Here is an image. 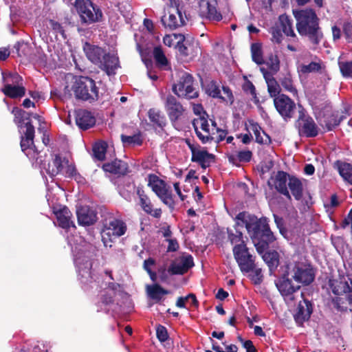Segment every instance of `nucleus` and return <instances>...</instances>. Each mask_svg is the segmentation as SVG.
I'll return each mask as SVG.
<instances>
[{
	"instance_id": "f257e3e1",
	"label": "nucleus",
	"mask_w": 352,
	"mask_h": 352,
	"mask_svg": "<svg viewBox=\"0 0 352 352\" xmlns=\"http://www.w3.org/2000/svg\"><path fill=\"white\" fill-rule=\"evenodd\" d=\"M12 113L14 115V122L17 125L21 133V147L25 155L36 164H40L41 173L45 177V182H47L46 175L53 179L54 177L63 170L62 158L56 155L51 163H48L47 167L42 164V160L39 158V152L34 144V127L31 123V113L19 109L14 107Z\"/></svg>"
},
{
	"instance_id": "f03ea898",
	"label": "nucleus",
	"mask_w": 352,
	"mask_h": 352,
	"mask_svg": "<svg viewBox=\"0 0 352 352\" xmlns=\"http://www.w3.org/2000/svg\"><path fill=\"white\" fill-rule=\"evenodd\" d=\"M236 220L239 226L245 225L258 254L266 251L269 245L275 241L266 218L258 219L254 215L241 212L236 215Z\"/></svg>"
},
{
	"instance_id": "7ed1b4c3",
	"label": "nucleus",
	"mask_w": 352,
	"mask_h": 352,
	"mask_svg": "<svg viewBox=\"0 0 352 352\" xmlns=\"http://www.w3.org/2000/svg\"><path fill=\"white\" fill-rule=\"evenodd\" d=\"M74 256V263L80 281L82 283H93L91 281V245L79 235L67 237ZM94 285L96 284L94 283Z\"/></svg>"
},
{
	"instance_id": "20e7f679",
	"label": "nucleus",
	"mask_w": 352,
	"mask_h": 352,
	"mask_svg": "<svg viewBox=\"0 0 352 352\" xmlns=\"http://www.w3.org/2000/svg\"><path fill=\"white\" fill-rule=\"evenodd\" d=\"M296 19V29L300 36H307L310 42L318 45L323 36L319 26V19L312 9L293 11Z\"/></svg>"
},
{
	"instance_id": "39448f33",
	"label": "nucleus",
	"mask_w": 352,
	"mask_h": 352,
	"mask_svg": "<svg viewBox=\"0 0 352 352\" xmlns=\"http://www.w3.org/2000/svg\"><path fill=\"white\" fill-rule=\"evenodd\" d=\"M83 50L87 58L94 65L104 71L108 76L114 75L120 67L118 57L107 53L102 47L85 43Z\"/></svg>"
},
{
	"instance_id": "423d86ee",
	"label": "nucleus",
	"mask_w": 352,
	"mask_h": 352,
	"mask_svg": "<svg viewBox=\"0 0 352 352\" xmlns=\"http://www.w3.org/2000/svg\"><path fill=\"white\" fill-rule=\"evenodd\" d=\"M72 90L78 100L92 103L98 99V89L95 81L87 76H79L75 79Z\"/></svg>"
},
{
	"instance_id": "0eeeda50",
	"label": "nucleus",
	"mask_w": 352,
	"mask_h": 352,
	"mask_svg": "<svg viewBox=\"0 0 352 352\" xmlns=\"http://www.w3.org/2000/svg\"><path fill=\"white\" fill-rule=\"evenodd\" d=\"M75 7L82 23L91 24L98 22L102 17L100 7L90 0H76Z\"/></svg>"
},
{
	"instance_id": "6e6552de",
	"label": "nucleus",
	"mask_w": 352,
	"mask_h": 352,
	"mask_svg": "<svg viewBox=\"0 0 352 352\" xmlns=\"http://www.w3.org/2000/svg\"><path fill=\"white\" fill-rule=\"evenodd\" d=\"M148 186L164 204L171 209L174 208L175 201L171 190L164 180L154 174H151L148 177Z\"/></svg>"
},
{
	"instance_id": "1a4fd4ad",
	"label": "nucleus",
	"mask_w": 352,
	"mask_h": 352,
	"mask_svg": "<svg viewBox=\"0 0 352 352\" xmlns=\"http://www.w3.org/2000/svg\"><path fill=\"white\" fill-rule=\"evenodd\" d=\"M312 108L317 120L324 118L323 122L328 131H331L338 126L343 119V116H340L338 111H333L327 103L324 104V107H320L313 102Z\"/></svg>"
},
{
	"instance_id": "9d476101",
	"label": "nucleus",
	"mask_w": 352,
	"mask_h": 352,
	"mask_svg": "<svg viewBox=\"0 0 352 352\" xmlns=\"http://www.w3.org/2000/svg\"><path fill=\"white\" fill-rule=\"evenodd\" d=\"M295 125L300 136L314 138L318 135V126L304 109L298 111V118Z\"/></svg>"
},
{
	"instance_id": "9b49d317",
	"label": "nucleus",
	"mask_w": 352,
	"mask_h": 352,
	"mask_svg": "<svg viewBox=\"0 0 352 352\" xmlns=\"http://www.w3.org/2000/svg\"><path fill=\"white\" fill-rule=\"evenodd\" d=\"M170 7L168 9V16H162V22L166 28L175 30L185 24L186 16H183L182 9L179 8V0H170Z\"/></svg>"
},
{
	"instance_id": "f8f14e48",
	"label": "nucleus",
	"mask_w": 352,
	"mask_h": 352,
	"mask_svg": "<svg viewBox=\"0 0 352 352\" xmlns=\"http://www.w3.org/2000/svg\"><path fill=\"white\" fill-rule=\"evenodd\" d=\"M234 257L243 274L250 272L254 269L255 257L250 252L245 244H241L233 247Z\"/></svg>"
},
{
	"instance_id": "ddd939ff",
	"label": "nucleus",
	"mask_w": 352,
	"mask_h": 352,
	"mask_svg": "<svg viewBox=\"0 0 352 352\" xmlns=\"http://www.w3.org/2000/svg\"><path fill=\"white\" fill-rule=\"evenodd\" d=\"M172 89L178 97L192 99L199 96L198 92L193 87L192 76L187 73L182 74L179 82L173 85Z\"/></svg>"
},
{
	"instance_id": "4468645a",
	"label": "nucleus",
	"mask_w": 352,
	"mask_h": 352,
	"mask_svg": "<svg viewBox=\"0 0 352 352\" xmlns=\"http://www.w3.org/2000/svg\"><path fill=\"white\" fill-rule=\"evenodd\" d=\"M54 214L58 226L64 230L65 233L63 234L66 236V238L72 235H77L73 233L76 228L72 219V214L67 207H60V208L54 210Z\"/></svg>"
},
{
	"instance_id": "2eb2a0df",
	"label": "nucleus",
	"mask_w": 352,
	"mask_h": 352,
	"mask_svg": "<svg viewBox=\"0 0 352 352\" xmlns=\"http://www.w3.org/2000/svg\"><path fill=\"white\" fill-rule=\"evenodd\" d=\"M192 126L196 135L203 144L211 142L214 138V129H210L208 120L204 116L195 118L192 121Z\"/></svg>"
},
{
	"instance_id": "dca6fc26",
	"label": "nucleus",
	"mask_w": 352,
	"mask_h": 352,
	"mask_svg": "<svg viewBox=\"0 0 352 352\" xmlns=\"http://www.w3.org/2000/svg\"><path fill=\"white\" fill-rule=\"evenodd\" d=\"M274 104L276 109L285 120L287 121L293 117L296 104L287 96L278 95L274 98Z\"/></svg>"
},
{
	"instance_id": "f3484780",
	"label": "nucleus",
	"mask_w": 352,
	"mask_h": 352,
	"mask_svg": "<svg viewBox=\"0 0 352 352\" xmlns=\"http://www.w3.org/2000/svg\"><path fill=\"white\" fill-rule=\"evenodd\" d=\"M276 286L284 298L285 302L289 304L294 299V294L300 289V285H294L289 278L288 274H284L276 281Z\"/></svg>"
},
{
	"instance_id": "a211bd4d",
	"label": "nucleus",
	"mask_w": 352,
	"mask_h": 352,
	"mask_svg": "<svg viewBox=\"0 0 352 352\" xmlns=\"http://www.w3.org/2000/svg\"><path fill=\"white\" fill-rule=\"evenodd\" d=\"M164 108L173 124L177 122L185 111L183 105L172 95H168L165 98Z\"/></svg>"
},
{
	"instance_id": "6ab92c4d",
	"label": "nucleus",
	"mask_w": 352,
	"mask_h": 352,
	"mask_svg": "<svg viewBox=\"0 0 352 352\" xmlns=\"http://www.w3.org/2000/svg\"><path fill=\"white\" fill-rule=\"evenodd\" d=\"M292 277L298 283L309 285L314 280L315 274L309 265L302 263L296 264L292 270Z\"/></svg>"
},
{
	"instance_id": "aec40b11",
	"label": "nucleus",
	"mask_w": 352,
	"mask_h": 352,
	"mask_svg": "<svg viewBox=\"0 0 352 352\" xmlns=\"http://www.w3.org/2000/svg\"><path fill=\"white\" fill-rule=\"evenodd\" d=\"M349 280V276L339 275L336 278L329 279L328 287L335 295L346 294L350 293Z\"/></svg>"
},
{
	"instance_id": "412c9836",
	"label": "nucleus",
	"mask_w": 352,
	"mask_h": 352,
	"mask_svg": "<svg viewBox=\"0 0 352 352\" xmlns=\"http://www.w3.org/2000/svg\"><path fill=\"white\" fill-rule=\"evenodd\" d=\"M193 265V258L191 255L182 256L171 263L168 272L172 274H184Z\"/></svg>"
},
{
	"instance_id": "4be33fe9",
	"label": "nucleus",
	"mask_w": 352,
	"mask_h": 352,
	"mask_svg": "<svg viewBox=\"0 0 352 352\" xmlns=\"http://www.w3.org/2000/svg\"><path fill=\"white\" fill-rule=\"evenodd\" d=\"M292 175L284 171H278L274 177L275 189L286 197L288 200H292V197L287 188L288 182Z\"/></svg>"
},
{
	"instance_id": "5701e85b",
	"label": "nucleus",
	"mask_w": 352,
	"mask_h": 352,
	"mask_svg": "<svg viewBox=\"0 0 352 352\" xmlns=\"http://www.w3.org/2000/svg\"><path fill=\"white\" fill-rule=\"evenodd\" d=\"M76 123L79 129L87 130L96 124V118L91 112L85 109H79L76 113Z\"/></svg>"
},
{
	"instance_id": "b1692460",
	"label": "nucleus",
	"mask_w": 352,
	"mask_h": 352,
	"mask_svg": "<svg viewBox=\"0 0 352 352\" xmlns=\"http://www.w3.org/2000/svg\"><path fill=\"white\" fill-rule=\"evenodd\" d=\"M76 214L80 225L89 226L97 221L96 212L87 206L78 208Z\"/></svg>"
},
{
	"instance_id": "393cba45",
	"label": "nucleus",
	"mask_w": 352,
	"mask_h": 352,
	"mask_svg": "<svg viewBox=\"0 0 352 352\" xmlns=\"http://www.w3.org/2000/svg\"><path fill=\"white\" fill-rule=\"evenodd\" d=\"M137 194L140 198V206L145 212H146L148 214H151V216L155 218H159L161 217V209H153V206L149 198L144 193V190L142 188H138Z\"/></svg>"
},
{
	"instance_id": "a878e982",
	"label": "nucleus",
	"mask_w": 352,
	"mask_h": 352,
	"mask_svg": "<svg viewBox=\"0 0 352 352\" xmlns=\"http://www.w3.org/2000/svg\"><path fill=\"white\" fill-rule=\"evenodd\" d=\"M248 130H251L255 135V141L260 144H270V137L262 129L258 122L249 120L246 125Z\"/></svg>"
},
{
	"instance_id": "bb28decb",
	"label": "nucleus",
	"mask_w": 352,
	"mask_h": 352,
	"mask_svg": "<svg viewBox=\"0 0 352 352\" xmlns=\"http://www.w3.org/2000/svg\"><path fill=\"white\" fill-rule=\"evenodd\" d=\"M105 229L107 231V234L119 237L125 234L126 226L123 221L113 218L107 222Z\"/></svg>"
},
{
	"instance_id": "cd10ccee",
	"label": "nucleus",
	"mask_w": 352,
	"mask_h": 352,
	"mask_svg": "<svg viewBox=\"0 0 352 352\" xmlns=\"http://www.w3.org/2000/svg\"><path fill=\"white\" fill-rule=\"evenodd\" d=\"M260 70L263 75V77L267 85V90L271 97L275 98L277 97L280 92V87L277 83L275 78L273 77V74L268 72L264 67H261Z\"/></svg>"
},
{
	"instance_id": "c85d7f7f",
	"label": "nucleus",
	"mask_w": 352,
	"mask_h": 352,
	"mask_svg": "<svg viewBox=\"0 0 352 352\" xmlns=\"http://www.w3.org/2000/svg\"><path fill=\"white\" fill-rule=\"evenodd\" d=\"M102 168L105 172L118 175V176L124 175L128 172L126 163L118 160L104 164Z\"/></svg>"
},
{
	"instance_id": "c756f323",
	"label": "nucleus",
	"mask_w": 352,
	"mask_h": 352,
	"mask_svg": "<svg viewBox=\"0 0 352 352\" xmlns=\"http://www.w3.org/2000/svg\"><path fill=\"white\" fill-rule=\"evenodd\" d=\"M148 117L155 129L163 130L166 125L165 116L158 109H150L148 111Z\"/></svg>"
},
{
	"instance_id": "7c9ffc66",
	"label": "nucleus",
	"mask_w": 352,
	"mask_h": 352,
	"mask_svg": "<svg viewBox=\"0 0 352 352\" xmlns=\"http://www.w3.org/2000/svg\"><path fill=\"white\" fill-rule=\"evenodd\" d=\"M214 157V155L209 153L207 151L197 149L192 155L191 160L192 162L199 163L201 168H206L210 166V162Z\"/></svg>"
},
{
	"instance_id": "2f4dec72",
	"label": "nucleus",
	"mask_w": 352,
	"mask_h": 352,
	"mask_svg": "<svg viewBox=\"0 0 352 352\" xmlns=\"http://www.w3.org/2000/svg\"><path fill=\"white\" fill-rule=\"evenodd\" d=\"M201 13L203 16L216 21H219L222 19V15L217 11L214 5L210 2H206L204 5H201Z\"/></svg>"
},
{
	"instance_id": "473e14b6",
	"label": "nucleus",
	"mask_w": 352,
	"mask_h": 352,
	"mask_svg": "<svg viewBox=\"0 0 352 352\" xmlns=\"http://www.w3.org/2000/svg\"><path fill=\"white\" fill-rule=\"evenodd\" d=\"M288 188L296 200L299 201L302 199L303 187L301 181L298 178L292 175L288 182Z\"/></svg>"
},
{
	"instance_id": "72a5a7b5",
	"label": "nucleus",
	"mask_w": 352,
	"mask_h": 352,
	"mask_svg": "<svg viewBox=\"0 0 352 352\" xmlns=\"http://www.w3.org/2000/svg\"><path fill=\"white\" fill-rule=\"evenodd\" d=\"M279 23L282 31L287 36L297 38L296 34L293 30V21L287 14H281L279 16Z\"/></svg>"
},
{
	"instance_id": "f704fd0d",
	"label": "nucleus",
	"mask_w": 352,
	"mask_h": 352,
	"mask_svg": "<svg viewBox=\"0 0 352 352\" xmlns=\"http://www.w3.org/2000/svg\"><path fill=\"white\" fill-rule=\"evenodd\" d=\"M1 91L8 97L11 98H22L25 94V89L22 85L14 86L3 87Z\"/></svg>"
},
{
	"instance_id": "c9c22d12",
	"label": "nucleus",
	"mask_w": 352,
	"mask_h": 352,
	"mask_svg": "<svg viewBox=\"0 0 352 352\" xmlns=\"http://www.w3.org/2000/svg\"><path fill=\"white\" fill-rule=\"evenodd\" d=\"M261 254L263 261L267 265L271 272L276 269L279 263V256L277 252L270 251L265 252L264 251Z\"/></svg>"
},
{
	"instance_id": "e433bc0d",
	"label": "nucleus",
	"mask_w": 352,
	"mask_h": 352,
	"mask_svg": "<svg viewBox=\"0 0 352 352\" xmlns=\"http://www.w3.org/2000/svg\"><path fill=\"white\" fill-rule=\"evenodd\" d=\"M292 314L294 319L299 327H302L303 323L308 321L313 313V309H293Z\"/></svg>"
},
{
	"instance_id": "4c0bfd02",
	"label": "nucleus",
	"mask_w": 352,
	"mask_h": 352,
	"mask_svg": "<svg viewBox=\"0 0 352 352\" xmlns=\"http://www.w3.org/2000/svg\"><path fill=\"white\" fill-rule=\"evenodd\" d=\"M121 140L124 146L135 147L143 143L142 134L139 132L133 135H121Z\"/></svg>"
},
{
	"instance_id": "58836bf2",
	"label": "nucleus",
	"mask_w": 352,
	"mask_h": 352,
	"mask_svg": "<svg viewBox=\"0 0 352 352\" xmlns=\"http://www.w3.org/2000/svg\"><path fill=\"white\" fill-rule=\"evenodd\" d=\"M2 80L4 84L3 87L14 86L16 85H22L23 78L17 73H6L2 72Z\"/></svg>"
},
{
	"instance_id": "ea45409f",
	"label": "nucleus",
	"mask_w": 352,
	"mask_h": 352,
	"mask_svg": "<svg viewBox=\"0 0 352 352\" xmlns=\"http://www.w3.org/2000/svg\"><path fill=\"white\" fill-rule=\"evenodd\" d=\"M148 296L153 300H160L162 298L168 293V291L164 289L159 285H148L146 287Z\"/></svg>"
},
{
	"instance_id": "a19ab883",
	"label": "nucleus",
	"mask_w": 352,
	"mask_h": 352,
	"mask_svg": "<svg viewBox=\"0 0 352 352\" xmlns=\"http://www.w3.org/2000/svg\"><path fill=\"white\" fill-rule=\"evenodd\" d=\"M198 301L195 294H189L186 296L178 298L176 306L180 308H185L186 306L198 307Z\"/></svg>"
},
{
	"instance_id": "79ce46f5",
	"label": "nucleus",
	"mask_w": 352,
	"mask_h": 352,
	"mask_svg": "<svg viewBox=\"0 0 352 352\" xmlns=\"http://www.w3.org/2000/svg\"><path fill=\"white\" fill-rule=\"evenodd\" d=\"M252 157V153L250 150L240 151L236 155L229 156V162L234 163L235 161L239 162H249Z\"/></svg>"
},
{
	"instance_id": "37998d69",
	"label": "nucleus",
	"mask_w": 352,
	"mask_h": 352,
	"mask_svg": "<svg viewBox=\"0 0 352 352\" xmlns=\"http://www.w3.org/2000/svg\"><path fill=\"white\" fill-rule=\"evenodd\" d=\"M251 54L252 60L257 65L265 63L263 58L261 45L258 43H252L251 45Z\"/></svg>"
},
{
	"instance_id": "c03bdc74",
	"label": "nucleus",
	"mask_w": 352,
	"mask_h": 352,
	"mask_svg": "<svg viewBox=\"0 0 352 352\" xmlns=\"http://www.w3.org/2000/svg\"><path fill=\"white\" fill-rule=\"evenodd\" d=\"M338 170L343 179L352 184V166L348 163H342Z\"/></svg>"
},
{
	"instance_id": "a18cd8bd",
	"label": "nucleus",
	"mask_w": 352,
	"mask_h": 352,
	"mask_svg": "<svg viewBox=\"0 0 352 352\" xmlns=\"http://www.w3.org/2000/svg\"><path fill=\"white\" fill-rule=\"evenodd\" d=\"M206 92L212 98H220L223 100H226L225 97L221 95V91L219 86L216 82L212 80L209 82L206 87Z\"/></svg>"
},
{
	"instance_id": "49530a36",
	"label": "nucleus",
	"mask_w": 352,
	"mask_h": 352,
	"mask_svg": "<svg viewBox=\"0 0 352 352\" xmlns=\"http://www.w3.org/2000/svg\"><path fill=\"white\" fill-rule=\"evenodd\" d=\"M62 162L63 164V170L60 173H63L67 177L75 178V179H76V177L78 176V174L77 173L75 166L72 164H69V160L66 158L62 159Z\"/></svg>"
},
{
	"instance_id": "de8ad7c7",
	"label": "nucleus",
	"mask_w": 352,
	"mask_h": 352,
	"mask_svg": "<svg viewBox=\"0 0 352 352\" xmlns=\"http://www.w3.org/2000/svg\"><path fill=\"white\" fill-rule=\"evenodd\" d=\"M106 151L107 144L105 142H97L93 146L94 155L100 161L104 160Z\"/></svg>"
},
{
	"instance_id": "09e8293b",
	"label": "nucleus",
	"mask_w": 352,
	"mask_h": 352,
	"mask_svg": "<svg viewBox=\"0 0 352 352\" xmlns=\"http://www.w3.org/2000/svg\"><path fill=\"white\" fill-rule=\"evenodd\" d=\"M153 56L159 66L166 67L168 65V60L160 47H156L154 48Z\"/></svg>"
},
{
	"instance_id": "8fccbe9b",
	"label": "nucleus",
	"mask_w": 352,
	"mask_h": 352,
	"mask_svg": "<svg viewBox=\"0 0 352 352\" xmlns=\"http://www.w3.org/2000/svg\"><path fill=\"white\" fill-rule=\"evenodd\" d=\"M280 84L285 91L292 93L294 96L297 95V89L293 85V81L289 76H284L280 79Z\"/></svg>"
},
{
	"instance_id": "3c124183",
	"label": "nucleus",
	"mask_w": 352,
	"mask_h": 352,
	"mask_svg": "<svg viewBox=\"0 0 352 352\" xmlns=\"http://www.w3.org/2000/svg\"><path fill=\"white\" fill-rule=\"evenodd\" d=\"M321 69V65L319 63L311 62L308 65L302 64L299 67V72L302 74H309L318 72Z\"/></svg>"
},
{
	"instance_id": "603ef678",
	"label": "nucleus",
	"mask_w": 352,
	"mask_h": 352,
	"mask_svg": "<svg viewBox=\"0 0 352 352\" xmlns=\"http://www.w3.org/2000/svg\"><path fill=\"white\" fill-rule=\"evenodd\" d=\"M250 273L249 277L254 284L259 285L261 283L263 278L262 270L258 267L256 264L254 265V269H252Z\"/></svg>"
},
{
	"instance_id": "864d4df0",
	"label": "nucleus",
	"mask_w": 352,
	"mask_h": 352,
	"mask_svg": "<svg viewBox=\"0 0 352 352\" xmlns=\"http://www.w3.org/2000/svg\"><path fill=\"white\" fill-rule=\"evenodd\" d=\"M264 63H265L268 68L274 73L279 70L280 61L276 55L270 54Z\"/></svg>"
},
{
	"instance_id": "5fc2aeb1",
	"label": "nucleus",
	"mask_w": 352,
	"mask_h": 352,
	"mask_svg": "<svg viewBox=\"0 0 352 352\" xmlns=\"http://www.w3.org/2000/svg\"><path fill=\"white\" fill-rule=\"evenodd\" d=\"M339 67L344 77L352 78V61L340 62Z\"/></svg>"
},
{
	"instance_id": "6e6d98bb",
	"label": "nucleus",
	"mask_w": 352,
	"mask_h": 352,
	"mask_svg": "<svg viewBox=\"0 0 352 352\" xmlns=\"http://www.w3.org/2000/svg\"><path fill=\"white\" fill-rule=\"evenodd\" d=\"M156 336L160 342H164L167 341L169 338L167 329L164 326L160 324L156 325Z\"/></svg>"
},
{
	"instance_id": "4d7b16f0",
	"label": "nucleus",
	"mask_w": 352,
	"mask_h": 352,
	"mask_svg": "<svg viewBox=\"0 0 352 352\" xmlns=\"http://www.w3.org/2000/svg\"><path fill=\"white\" fill-rule=\"evenodd\" d=\"M228 239L230 243L234 245V246H236L241 244H245L243 240V234L241 232L236 231V233H233L232 232L228 231Z\"/></svg>"
},
{
	"instance_id": "13d9d810",
	"label": "nucleus",
	"mask_w": 352,
	"mask_h": 352,
	"mask_svg": "<svg viewBox=\"0 0 352 352\" xmlns=\"http://www.w3.org/2000/svg\"><path fill=\"white\" fill-rule=\"evenodd\" d=\"M100 299L104 305H109L113 301V296L108 291L104 290L100 294Z\"/></svg>"
},
{
	"instance_id": "bf43d9fd",
	"label": "nucleus",
	"mask_w": 352,
	"mask_h": 352,
	"mask_svg": "<svg viewBox=\"0 0 352 352\" xmlns=\"http://www.w3.org/2000/svg\"><path fill=\"white\" fill-rule=\"evenodd\" d=\"M272 35V41L276 43H280L283 40V34L281 30L277 28H274L271 31Z\"/></svg>"
},
{
	"instance_id": "052dcab7",
	"label": "nucleus",
	"mask_w": 352,
	"mask_h": 352,
	"mask_svg": "<svg viewBox=\"0 0 352 352\" xmlns=\"http://www.w3.org/2000/svg\"><path fill=\"white\" fill-rule=\"evenodd\" d=\"M292 310L288 309L287 311L285 309H279L276 314L281 320H287L291 318V313H293Z\"/></svg>"
},
{
	"instance_id": "680f3d73",
	"label": "nucleus",
	"mask_w": 352,
	"mask_h": 352,
	"mask_svg": "<svg viewBox=\"0 0 352 352\" xmlns=\"http://www.w3.org/2000/svg\"><path fill=\"white\" fill-rule=\"evenodd\" d=\"M215 132L218 133V135L216 137L214 136V139L212 140L215 142L219 143L223 141L226 138L227 131L226 130H222L219 129V128H217Z\"/></svg>"
},
{
	"instance_id": "e2e57ef3",
	"label": "nucleus",
	"mask_w": 352,
	"mask_h": 352,
	"mask_svg": "<svg viewBox=\"0 0 352 352\" xmlns=\"http://www.w3.org/2000/svg\"><path fill=\"white\" fill-rule=\"evenodd\" d=\"M168 245L167 248L168 252H176L179 248V244L176 239H167Z\"/></svg>"
},
{
	"instance_id": "0e129e2a",
	"label": "nucleus",
	"mask_w": 352,
	"mask_h": 352,
	"mask_svg": "<svg viewBox=\"0 0 352 352\" xmlns=\"http://www.w3.org/2000/svg\"><path fill=\"white\" fill-rule=\"evenodd\" d=\"M50 25L53 30H54L56 32L59 33L63 36H64V30L63 26L58 22L54 21L53 20L50 21Z\"/></svg>"
},
{
	"instance_id": "69168bd1",
	"label": "nucleus",
	"mask_w": 352,
	"mask_h": 352,
	"mask_svg": "<svg viewBox=\"0 0 352 352\" xmlns=\"http://www.w3.org/2000/svg\"><path fill=\"white\" fill-rule=\"evenodd\" d=\"M338 204H339V202H338V197L336 196V195H332L331 196L329 203H325L324 204V207L327 210H329L330 208H335V207L338 206Z\"/></svg>"
},
{
	"instance_id": "338daca9",
	"label": "nucleus",
	"mask_w": 352,
	"mask_h": 352,
	"mask_svg": "<svg viewBox=\"0 0 352 352\" xmlns=\"http://www.w3.org/2000/svg\"><path fill=\"white\" fill-rule=\"evenodd\" d=\"M242 346L245 349L246 352H257L256 347L250 340H245Z\"/></svg>"
},
{
	"instance_id": "774afa93",
	"label": "nucleus",
	"mask_w": 352,
	"mask_h": 352,
	"mask_svg": "<svg viewBox=\"0 0 352 352\" xmlns=\"http://www.w3.org/2000/svg\"><path fill=\"white\" fill-rule=\"evenodd\" d=\"M344 33L346 37L352 41V25L350 23L345 24L344 26Z\"/></svg>"
}]
</instances>
